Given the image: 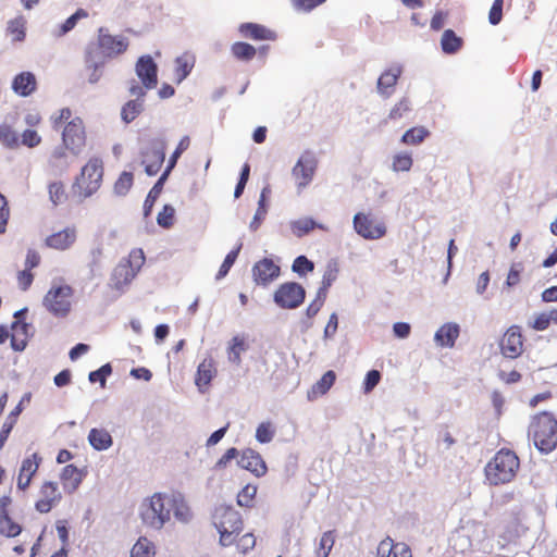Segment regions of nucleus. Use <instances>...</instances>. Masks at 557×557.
<instances>
[{"mask_svg": "<svg viewBox=\"0 0 557 557\" xmlns=\"http://www.w3.org/2000/svg\"><path fill=\"white\" fill-rule=\"evenodd\" d=\"M172 513L181 521L188 520L190 511L183 496L175 493H156L143 505L140 516L146 525L160 530Z\"/></svg>", "mask_w": 557, "mask_h": 557, "instance_id": "1", "label": "nucleus"}, {"mask_svg": "<svg viewBox=\"0 0 557 557\" xmlns=\"http://www.w3.org/2000/svg\"><path fill=\"white\" fill-rule=\"evenodd\" d=\"M520 470V459L508 448H500L484 467V476L492 486L512 482Z\"/></svg>", "mask_w": 557, "mask_h": 557, "instance_id": "2", "label": "nucleus"}, {"mask_svg": "<svg viewBox=\"0 0 557 557\" xmlns=\"http://www.w3.org/2000/svg\"><path fill=\"white\" fill-rule=\"evenodd\" d=\"M529 436L535 447L543 453H550L557 446V419L550 412L535 414L529 426Z\"/></svg>", "mask_w": 557, "mask_h": 557, "instance_id": "3", "label": "nucleus"}, {"mask_svg": "<svg viewBox=\"0 0 557 557\" xmlns=\"http://www.w3.org/2000/svg\"><path fill=\"white\" fill-rule=\"evenodd\" d=\"M103 178V162L98 157L90 158L82 168L72 185L73 194L82 199L92 196L100 188Z\"/></svg>", "mask_w": 557, "mask_h": 557, "instance_id": "4", "label": "nucleus"}, {"mask_svg": "<svg viewBox=\"0 0 557 557\" xmlns=\"http://www.w3.org/2000/svg\"><path fill=\"white\" fill-rule=\"evenodd\" d=\"M145 253L143 249H133L127 258L122 259L113 269L110 278L112 289L123 292L126 286L135 278L139 270L145 263Z\"/></svg>", "mask_w": 557, "mask_h": 557, "instance_id": "5", "label": "nucleus"}, {"mask_svg": "<svg viewBox=\"0 0 557 557\" xmlns=\"http://www.w3.org/2000/svg\"><path fill=\"white\" fill-rule=\"evenodd\" d=\"M214 525L220 533V543L230 546L243 529V519L237 510L228 506H220L213 515Z\"/></svg>", "mask_w": 557, "mask_h": 557, "instance_id": "6", "label": "nucleus"}, {"mask_svg": "<svg viewBox=\"0 0 557 557\" xmlns=\"http://www.w3.org/2000/svg\"><path fill=\"white\" fill-rule=\"evenodd\" d=\"M74 289L70 285H52L42 299L44 307L57 318H65L72 309Z\"/></svg>", "mask_w": 557, "mask_h": 557, "instance_id": "7", "label": "nucleus"}, {"mask_svg": "<svg viewBox=\"0 0 557 557\" xmlns=\"http://www.w3.org/2000/svg\"><path fill=\"white\" fill-rule=\"evenodd\" d=\"M86 129L81 117H73L65 124L62 131V144L70 153L79 154L86 146Z\"/></svg>", "mask_w": 557, "mask_h": 557, "instance_id": "8", "label": "nucleus"}, {"mask_svg": "<svg viewBox=\"0 0 557 557\" xmlns=\"http://www.w3.org/2000/svg\"><path fill=\"white\" fill-rule=\"evenodd\" d=\"M306 290L296 282L281 284L274 293V302L282 309L298 308L305 300Z\"/></svg>", "mask_w": 557, "mask_h": 557, "instance_id": "9", "label": "nucleus"}, {"mask_svg": "<svg viewBox=\"0 0 557 557\" xmlns=\"http://www.w3.org/2000/svg\"><path fill=\"white\" fill-rule=\"evenodd\" d=\"M62 500L59 485L53 481H44L37 492L35 509L40 513H48Z\"/></svg>", "mask_w": 557, "mask_h": 557, "instance_id": "10", "label": "nucleus"}, {"mask_svg": "<svg viewBox=\"0 0 557 557\" xmlns=\"http://www.w3.org/2000/svg\"><path fill=\"white\" fill-rule=\"evenodd\" d=\"M354 228L366 239H379L386 234V226L383 221L362 212L354 216Z\"/></svg>", "mask_w": 557, "mask_h": 557, "instance_id": "11", "label": "nucleus"}, {"mask_svg": "<svg viewBox=\"0 0 557 557\" xmlns=\"http://www.w3.org/2000/svg\"><path fill=\"white\" fill-rule=\"evenodd\" d=\"M524 337L519 325H511L506 330L499 342L500 352L504 357L516 359L523 352Z\"/></svg>", "mask_w": 557, "mask_h": 557, "instance_id": "12", "label": "nucleus"}, {"mask_svg": "<svg viewBox=\"0 0 557 557\" xmlns=\"http://www.w3.org/2000/svg\"><path fill=\"white\" fill-rule=\"evenodd\" d=\"M317 165L318 161L315 157L309 151L302 153L298 159L292 170V175L299 189L307 187L311 183Z\"/></svg>", "mask_w": 557, "mask_h": 557, "instance_id": "13", "label": "nucleus"}, {"mask_svg": "<svg viewBox=\"0 0 557 557\" xmlns=\"http://www.w3.org/2000/svg\"><path fill=\"white\" fill-rule=\"evenodd\" d=\"M98 46L103 53L109 58L117 57L124 53L128 46V39L123 36H113L104 32L103 28L99 29Z\"/></svg>", "mask_w": 557, "mask_h": 557, "instance_id": "14", "label": "nucleus"}, {"mask_svg": "<svg viewBox=\"0 0 557 557\" xmlns=\"http://www.w3.org/2000/svg\"><path fill=\"white\" fill-rule=\"evenodd\" d=\"M42 458L38 453H34L30 456L23 459L21 468L18 470L16 487L20 491L25 492L32 484L33 478L36 475Z\"/></svg>", "mask_w": 557, "mask_h": 557, "instance_id": "15", "label": "nucleus"}, {"mask_svg": "<svg viewBox=\"0 0 557 557\" xmlns=\"http://www.w3.org/2000/svg\"><path fill=\"white\" fill-rule=\"evenodd\" d=\"M281 274V268L270 258H263L252 267V277L259 285L267 286Z\"/></svg>", "mask_w": 557, "mask_h": 557, "instance_id": "16", "label": "nucleus"}, {"mask_svg": "<svg viewBox=\"0 0 557 557\" xmlns=\"http://www.w3.org/2000/svg\"><path fill=\"white\" fill-rule=\"evenodd\" d=\"M136 74L140 82L148 88L153 89L158 84V67L151 55L140 57L135 66Z\"/></svg>", "mask_w": 557, "mask_h": 557, "instance_id": "17", "label": "nucleus"}, {"mask_svg": "<svg viewBox=\"0 0 557 557\" xmlns=\"http://www.w3.org/2000/svg\"><path fill=\"white\" fill-rule=\"evenodd\" d=\"M26 309L17 311L14 317L18 319L21 315L24 314ZM30 324L16 320L11 325V332H10V339H11V347L15 351H23L28 343V339L30 337Z\"/></svg>", "mask_w": 557, "mask_h": 557, "instance_id": "18", "label": "nucleus"}, {"mask_svg": "<svg viewBox=\"0 0 557 557\" xmlns=\"http://www.w3.org/2000/svg\"><path fill=\"white\" fill-rule=\"evenodd\" d=\"M77 238L75 226H67L64 230L55 232L45 238V246L54 250H66L71 248Z\"/></svg>", "mask_w": 557, "mask_h": 557, "instance_id": "19", "label": "nucleus"}, {"mask_svg": "<svg viewBox=\"0 0 557 557\" xmlns=\"http://www.w3.org/2000/svg\"><path fill=\"white\" fill-rule=\"evenodd\" d=\"M141 163L145 165V172L149 176H153L160 171L164 162L165 151L163 147H158L157 145H153L145 149L141 152Z\"/></svg>", "mask_w": 557, "mask_h": 557, "instance_id": "20", "label": "nucleus"}, {"mask_svg": "<svg viewBox=\"0 0 557 557\" xmlns=\"http://www.w3.org/2000/svg\"><path fill=\"white\" fill-rule=\"evenodd\" d=\"M238 465L260 478L267 473V465L261 455L253 449H246L240 455Z\"/></svg>", "mask_w": 557, "mask_h": 557, "instance_id": "21", "label": "nucleus"}, {"mask_svg": "<svg viewBox=\"0 0 557 557\" xmlns=\"http://www.w3.org/2000/svg\"><path fill=\"white\" fill-rule=\"evenodd\" d=\"M215 375L216 368L214 360L211 357L203 359L199 363L195 376V384L199 392L206 393Z\"/></svg>", "mask_w": 557, "mask_h": 557, "instance_id": "22", "label": "nucleus"}, {"mask_svg": "<svg viewBox=\"0 0 557 557\" xmlns=\"http://www.w3.org/2000/svg\"><path fill=\"white\" fill-rule=\"evenodd\" d=\"M242 36L253 40H275V32L257 23H243L238 28Z\"/></svg>", "mask_w": 557, "mask_h": 557, "instance_id": "23", "label": "nucleus"}, {"mask_svg": "<svg viewBox=\"0 0 557 557\" xmlns=\"http://www.w3.org/2000/svg\"><path fill=\"white\" fill-rule=\"evenodd\" d=\"M83 478V472L74 465L65 466L60 474L63 490L69 494L74 493L78 488Z\"/></svg>", "mask_w": 557, "mask_h": 557, "instance_id": "24", "label": "nucleus"}, {"mask_svg": "<svg viewBox=\"0 0 557 557\" xmlns=\"http://www.w3.org/2000/svg\"><path fill=\"white\" fill-rule=\"evenodd\" d=\"M37 88V81L32 72L17 74L12 82V89L22 97L32 95Z\"/></svg>", "mask_w": 557, "mask_h": 557, "instance_id": "25", "label": "nucleus"}, {"mask_svg": "<svg viewBox=\"0 0 557 557\" xmlns=\"http://www.w3.org/2000/svg\"><path fill=\"white\" fill-rule=\"evenodd\" d=\"M401 74L399 66H393L384 71L377 79V89L384 97H389Z\"/></svg>", "mask_w": 557, "mask_h": 557, "instance_id": "26", "label": "nucleus"}, {"mask_svg": "<svg viewBox=\"0 0 557 557\" xmlns=\"http://www.w3.org/2000/svg\"><path fill=\"white\" fill-rule=\"evenodd\" d=\"M335 380V372L333 370L326 371L322 377L308 391L307 398L309 400H315L318 397L325 395L334 385Z\"/></svg>", "mask_w": 557, "mask_h": 557, "instance_id": "27", "label": "nucleus"}, {"mask_svg": "<svg viewBox=\"0 0 557 557\" xmlns=\"http://www.w3.org/2000/svg\"><path fill=\"white\" fill-rule=\"evenodd\" d=\"M459 326L456 323H446L442 325L435 333L434 339L442 347H454L459 336Z\"/></svg>", "mask_w": 557, "mask_h": 557, "instance_id": "28", "label": "nucleus"}, {"mask_svg": "<svg viewBox=\"0 0 557 557\" xmlns=\"http://www.w3.org/2000/svg\"><path fill=\"white\" fill-rule=\"evenodd\" d=\"M88 442L96 450H107L112 444L113 440L109 431L104 428H94L89 431Z\"/></svg>", "mask_w": 557, "mask_h": 557, "instance_id": "29", "label": "nucleus"}, {"mask_svg": "<svg viewBox=\"0 0 557 557\" xmlns=\"http://www.w3.org/2000/svg\"><path fill=\"white\" fill-rule=\"evenodd\" d=\"M314 228L329 231V227L326 225L322 223H317L311 218H301L290 222V231L298 238L306 236Z\"/></svg>", "mask_w": 557, "mask_h": 557, "instance_id": "30", "label": "nucleus"}, {"mask_svg": "<svg viewBox=\"0 0 557 557\" xmlns=\"http://www.w3.org/2000/svg\"><path fill=\"white\" fill-rule=\"evenodd\" d=\"M196 58L189 52H185L175 59V76L177 83L185 79L195 66Z\"/></svg>", "mask_w": 557, "mask_h": 557, "instance_id": "31", "label": "nucleus"}, {"mask_svg": "<svg viewBox=\"0 0 557 557\" xmlns=\"http://www.w3.org/2000/svg\"><path fill=\"white\" fill-rule=\"evenodd\" d=\"M463 46V39L453 30L446 29L444 30L441 38V48L446 54H455L457 53Z\"/></svg>", "mask_w": 557, "mask_h": 557, "instance_id": "32", "label": "nucleus"}, {"mask_svg": "<svg viewBox=\"0 0 557 557\" xmlns=\"http://www.w3.org/2000/svg\"><path fill=\"white\" fill-rule=\"evenodd\" d=\"M7 34L11 36L13 41L21 42L26 37V20L20 15L10 20L7 25Z\"/></svg>", "mask_w": 557, "mask_h": 557, "instance_id": "33", "label": "nucleus"}, {"mask_svg": "<svg viewBox=\"0 0 557 557\" xmlns=\"http://www.w3.org/2000/svg\"><path fill=\"white\" fill-rule=\"evenodd\" d=\"M449 545L454 553L465 555L471 552L472 541L466 533L457 531L453 533Z\"/></svg>", "mask_w": 557, "mask_h": 557, "instance_id": "34", "label": "nucleus"}, {"mask_svg": "<svg viewBox=\"0 0 557 557\" xmlns=\"http://www.w3.org/2000/svg\"><path fill=\"white\" fill-rule=\"evenodd\" d=\"M233 57L239 61H250L256 57V48L247 42L237 41L231 46Z\"/></svg>", "mask_w": 557, "mask_h": 557, "instance_id": "35", "label": "nucleus"}, {"mask_svg": "<svg viewBox=\"0 0 557 557\" xmlns=\"http://www.w3.org/2000/svg\"><path fill=\"white\" fill-rule=\"evenodd\" d=\"M552 323L557 324V309L539 313L531 323V327L535 331H545Z\"/></svg>", "mask_w": 557, "mask_h": 557, "instance_id": "36", "label": "nucleus"}, {"mask_svg": "<svg viewBox=\"0 0 557 557\" xmlns=\"http://www.w3.org/2000/svg\"><path fill=\"white\" fill-rule=\"evenodd\" d=\"M0 143L8 149H17L20 147V137L10 125L1 124Z\"/></svg>", "mask_w": 557, "mask_h": 557, "instance_id": "37", "label": "nucleus"}, {"mask_svg": "<svg viewBox=\"0 0 557 557\" xmlns=\"http://www.w3.org/2000/svg\"><path fill=\"white\" fill-rule=\"evenodd\" d=\"M143 110V101H138V99L129 100L123 106L121 110L122 120L128 124L133 122L141 113Z\"/></svg>", "mask_w": 557, "mask_h": 557, "instance_id": "38", "label": "nucleus"}, {"mask_svg": "<svg viewBox=\"0 0 557 557\" xmlns=\"http://www.w3.org/2000/svg\"><path fill=\"white\" fill-rule=\"evenodd\" d=\"M23 411V408L21 405H16V407L10 412V414L7 417L5 422L2 425V429L0 431V448L4 445L5 441L8 440L13 426L15 425L18 416Z\"/></svg>", "mask_w": 557, "mask_h": 557, "instance_id": "39", "label": "nucleus"}, {"mask_svg": "<svg viewBox=\"0 0 557 557\" xmlns=\"http://www.w3.org/2000/svg\"><path fill=\"white\" fill-rule=\"evenodd\" d=\"M22 532V527L14 522L9 513L0 515V534L5 537H15Z\"/></svg>", "mask_w": 557, "mask_h": 557, "instance_id": "40", "label": "nucleus"}, {"mask_svg": "<svg viewBox=\"0 0 557 557\" xmlns=\"http://www.w3.org/2000/svg\"><path fill=\"white\" fill-rule=\"evenodd\" d=\"M166 178H168V175L162 173L161 176L159 177V180L157 181V183L153 185V187L148 193L145 203H144V209H145L146 215H148L150 213L151 208L153 207L156 200L160 196Z\"/></svg>", "mask_w": 557, "mask_h": 557, "instance_id": "41", "label": "nucleus"}, {"mask_svg": "<svg viewBox=\"0 0 557 557\" xmlns=\"http://www.w3.org/2000/svg\"><path fill=\"white\" fill-rule=\"evenodd\" d=\"M429 135L430 132L423 126L411 127L403 135L401 143L405 145H419Z\"/></svg>", "mask_w": 557, "mask_h": 557, "instance_id": "42", "label": "nucleus"}, {"mask_svg": "<svg viewBox=\"0 0 557 557\" xmlns=\"http://www.w3.org/2000/svg\"><path fill=\"white\" fill-rule=\"evenodd\" d=\"M246 350V344L243 337L234 336L227 349L228 360L235 364L242 361L240 355Z\"/></svg>", "mask_w": 557, "mask_h": 557, "instance_id": "43", "label": "nucleus"}, {"mask_svg": "<svg viewBox=\"0 0 557 557\" xmlns=\"http://www.w3.org/2000/svg\"><path fill=\"white\" fill-rule=\"evenodd\" d=\"M154 546L146 537H140L131 550V557H153Z\"/></svg>", "mask_w": 557, "mask_h": 557, "instance_id": "44", "label": "nucleus"}, {"mask_svg": "<svg viewBox=\"0 0 557 557\" xmlns=\"http://www.w3.org/2000/svg\"><path fill=\"white\" fill-rule=\"evenodd\" d=\"M189 145H190L189 137L188 136H184L180 140V143H178L177 147L175 148L174 152L172 153V156L170 157L168 165H166V169L164 170L163 174L169 176L170 172L176 165L177 160L180 159L182 153L188 149Z\"/></svg>", "mask_w": 557, "mask_h": 557, "instance_id": "45", "label": "nucleus"}, {"mask_svg": "<svg viewBox=\"0 0 557 557\" xmlns=\"http://www.w3.org/2000/svg\"><path fill=\"white\" fill-rule=\"evenodd\" d=\"M257 494V486L252 484L245 485L237 494V504L240 507L250 508L253 506V502Z\"/></svg>", "mask_w": 557, "mask_h": 557, "instance_id": "46", "label": "nucleus"}, {"mask_svg": "<svg viewBox=\"0 0 557 557\" xmlns=\"http://www.w3.org/2000/svg\"><path fill=\"white\" fill-rule=\"evenodd\" d=\"M134 176L131 172H122L114 183V193L119 196H125L132 188Z\"/></svg>", "mask_w": 557, "mask_h": 557, "instance_id": "47", "label": "nucleus"}, {"mask_svg": "<svg viewBox=\"0 0 557 557\" xmlns=\"http://www.w3.org/2000/svg\"><path fill=\"white\" fill-rule=\"evenodd\" d=\"M413 164V160L410 153L400 152L394 156L392 169L395 172H408Z\"/></svg>", "mask_w": 557, "mask_h": 557, "instance_id": "48", "label": "nucleus"}, {"mask_svg": "<svg viewBox=\"0 0 557 557\" xmlns=\"http://www.w3.org/2000/svg\"><path fill=\"white\" fill-rule=\"evenodd\" d=\"M242 246H243V244H239L235 249L231 250L226 255L224 261L222 262V264L218 271V274H216L218 280H221L222 277L226 276V274L230 272L231 268L233 267V264L235 263V261L238 257Z\"/></svg>", "mask_w": 557, "mask_h": 557, "instance_id": "49", "label": "nucleus"}, {"mask_svg": "<svg viewBox=\"0 0 557 557\" xmlns=\"http://www.w3.org/2000/svg\"><path fill=\"white\" fill-rule=\"evenodd\" d=\"M275 434V429L270 421L261 422L256 430V438L259 443H270Z\"/></svg>", "mask_w": 557, "mask_h": 557, "instance_id": "50", "label": "nucleus"}, {"mask_svg": "<svg viewBox=\"0 0 557 557\" xmlns=\"http://www.w3.org/2000/svg\"><path fill=\"white\" fill-rule=\"evenodd\" d=\"M335 543V536L333 531L324 532L320 539L319 547L317 549V555L319 557H327L332 550V547Z\"/></svg>", "mask_w": 557, "mask_h": 557, "instance_id": "51", "label": "nucleus"}, {"mask_svg": "<svg viewBox=\"0 0 557 557\" xmlns=\"http://www.w3.org/2000/svg\"><path fill=\"white\" fill-rule=\"evenodd\" d=\"M524 270L522 262H515L511 264L509 272L507 274L506 278V286L507 287H513L517 286L521 281V274Z\"/></svg>", "mask_w": 557, "mask_h": 557, "instance_id": "52", "label": "nucleus"}, {"mask_svg": "<svg viewBox=\"0 0 557 557\" xmlns=\"http://www.w3.org/2000/svg\"><path fill=\"white\" fill-rule=\"evenodd\" d=\"M41 143V136L34 129H25L20 137V146L35 148Z\"/></svg>", "mask_w": 557, "mask_h": 557, "instance_id": "53", "label": "nucleus"}, {"mask_svg": "<svg viewBox=\"0 0 557 557\" xmlns=\"http://www.w3.org/2000/svg\"><path fill=\"white\" fill-rule=\"evenodd\" d=\"M49 196L53 205H60L65 201L66 193L61 182H54L49 185Z\"/></svg>", "mask_w": 557, "mask_h": 557, "instance_id": "54", "label": "nucleus"}, {"mask_svg": "<svg viewBox=\"0 0 557 557\" xmlns=\"http://www.w3.org/2000/svg\"><path fill=\"white\" fill-rule=\"evenodd\" d=\"M292 269L300 275H306L313 271L314 264L306 256H299L294 260Z\"/></svg>", "mask_w": 557, "mask_h": 557, "instance_id": "55", "label": "nucleus"}, {"mask_svg": "<svg viewBox=\"0 0 557 557\" xmlns=\"http://www.w3.org/2000/svg\"><path fill=\"white\" fill-rule=\"evenodd\" d=\"M112 373V368L110 363H106L102 367H100L98 370L92 371L89 373V381L91 383L99 382L101 386H104L107 377Z\"/></svg>", "mask_w": 557, "mask_h": 557, "instance_id": "56", "label": "nucleus"}, {"mask_svg": "<svg viewBox=\"0 0 557 557\" xmlns=\"http://www.w3.org/2000/svg\"><path fill=\"white\" fill-rule=\"evenodd\" d=\"M175 210L172 206L165 205L159 212L157 221L160 226L170 227L173 225Z\"/></svg>", "mask_w": 557, "mask_h": 557, "instance_id": "57", "label": "nucleus"}, {"mask_svg": "<svg viewBox=\"0 0 557 557\" xmlns=\"http://www.w3.org/2000/svg\"><path fill=\"white\" fill-rule=\"evenodd\" d=\"M326 299V295L324 290H319L317 294V297L309 304V306L306 309V314L308 318H313L318 314V312L323 307Z\"/></svg>", "mask_w": 557, "mask_h": 557, "instance_id": "58", "label": "nucleus"}, {"mask_svg": "<svg viewBox=\"0 0 557 557\" xmlns=\"http://www.w3.org/2000/svg\"><path fill=\"white\" fill-rule=\"evenodd\" d=\"M411 110V106L408 99L404 98L400 101H398L394 108L391 110L388 114L389 120H399L401 119L406 113H408Z\"/></svg>", "mask_w": 557, "mask_h": 557, "instance_id": "59", "label": "nucleus"}, {"mask_svg": "<svg viewBox=\"0 0 557 557\" xmlns=\"http://www.w3.org/2000/svg\"><path fill=\"white\" fill-rule=\"evenodd\" d=\"M34 277H35V275L32 272V270L24 268V270L18 271L16 274V282H17L18 288L23 292H26L27 289H29V287L32 286V284L34 282Z\"/></svg>", "mask_w": 557, "mask_h": 557, "instance_id": "60", "label": "nucleus"}, {"mask_svg": "<svg viewBox=\"0 0 557 557\" xmlns=\"http://www.w3.org/2000/svg\"><path fill=\"white\" fill-rule=\"evenodd\" d=\"M338 275V269L336 265H329L322 277V286L319 290H324L325 295H327V289L332 286V284L336 281Z\"/></svg>", "mask_w": 557, "mask_h": 557, "instance_id": "61", "label": "nucleus"}, {"mask_svg": "<svg viewBox=\"0 0 557 557\" xmlns=\"http://www.w3.org/2000/svg\"><path fill=\"white\" fill-rule=\"evenodd\" d=\"M503 5L504 0H494L488 12V22L492 25H497L500 23L503 18Z\"/></svg>", "mask_w": 557, "mask_h": 557, "instance_id": "62", "label": "nucleus"}, {"mask_svg": "<svg viewBox=\"0 0 557 557\" xmlns=\"http://www.w3.org/2000/svg\"><path fill=\"white\" fill-rule=\"evenodd\" d=\"M72 120V111L70 108L61 109L58 114L51 116L52 127L59 129L63 123Z\"/></svg>", "mask_w": 557, "mask_h": 557, "instance_id": "63", "label": "nucleus"}, {"mask_svg": "<svg viewBox=\"0 0 557 557\" xmlns=\"http://www.w3.org/2000/svg\"><path fill=\"white\" fill-rule=\"evenodd\" d=\"M394 541L391 537H386L380 542L375 557H392Z\"/></svg>", "mask_w": 557, "mask_h": 557, "instance_id": "64", "label": "nucleus"}]
</instances>
